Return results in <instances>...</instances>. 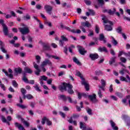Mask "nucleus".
Here are the masks:
<instances>
[{
    "label": "nucleus",
    "instance_id": "nucleus-6",
    "mask_svg": "<svg viewBox=\"0 0 130 130\" xmlns=\"http://www.w3.org/2000/svg\"><path fill=\"white\" fill-rule=\"evenodd\" d=\"M91 24H90V23H89V22H88L87 21H86V22H82L81 26H80V28L81 29L82 31L84 33H86V30L85 28H84V26H86L87 27H91Z\"/></svg>",
    "mask_w": 130,
    "mask_h": 130
},
{
    "label": "nucleus",
    "instance_id": "nucleus-29",
    "mask_svg": "<svg viewBox=\"0 0 130 130\" xmlns=\"http://www.w3.org/2000/svg\"><path fill=\"white\" fill-rule=\"evenodd\" d=\"M2 71L3 72H4V73H5L6 75H7V76H9V77H10V78H13V74H12V73H10V74H9L8 71H6V69H2Z\"/></svg>",
    "mask_w": 130,
    "mask_h": 130
},
{
    "label": "nucleus",
    "instance_id": "nucleus-3",
    "mask_svg": "<svg viewBox=\"0 0 130 130\" xmlns=\"http://www.w3.org/2000/svg\"><path fill=\"white\" fill-rule=\"evenodd\" d=\"M2 25L3 31L5 36H8L9 35V28L8 26L5 24L4 20H0V24Z\"/></svg>",
    "mask_w": 130,
    "mask_h": 130
},
{
    "label": "nucleus",
    "instance_id": "nucleus-40",
    "mask_svg": "<svg viewBox=\"0 0 130 130\" xmlns=\"http://www.w3.org/2000/svg\"><path fill=\"white\" fill-rule=\"evenodd\" d=\"M86 112H87V114L89 115H92V110L90 109L88 107L86 108Z\"/></svg>",
    "mask_w": 130,
    "mask_h": 130
},
{
    "label": "nucleus",
    "instance_id": "nucleus-45",
    "mask_svg": "<svg viewBox=\"0 0 130 130\" xmlns=\"http://www.w3.org/2000/svg\"><path fill=\"white\" fill-rule=\"evenodd\" d=\"M116 11V10L115 8H114L113 11H112V10H109L108 13L109 14V15H114V14H115Z\"/></svg>",
    "mask_w": 130,
    "mask_h": 130
},
{
    "label": "nucleus",
    "instance_id": "nucleus-56",
    "mask_svg": "<svg viewBox=\"0 0 130 130\" xmlns=\"http://www.w3.org/2000/svg\"><path fill=\"white\" fill-rule=\"evenodd\" d=\"M33 98L34 96L32 94H26V98L27 100H31Z\"/></svg>",
    "mask_w": 130,
    "mask_h": 130
},
{
    "label": "nucleus",
    "instance_id": "nucleus-1",
    "mask_svg": "<svg viewBox=\"0 0 130 130\" xmlns=\"http://www.w3.org/2000/svg\"><path fill=\"white\" fill-rule=\"evenodd\" d=\"M102 20L105 24H107V23L110 24V25H105V29L107 30V31H112V26L114 25L113 22L112 21H110V20H108L106 16L103 17L102 18Z\"/></svg>",
    "mask_w": 130,
    "mask_h": 130
},
{
    "label": "nucleus",
    "instance_id": "nucleus-49",
    "mask_svg": "<svg viewBox=\"0 0 130 130\" xmlns=\"http://www.w3.org/2000/svg\"><path fill=\"white\" fill-rule=\"evenodd\" d=\"M126 71L127 72V73H129V71H128L127 70H126V69H122L121 70H120L119 73L123 75V74H124Z\"/></svg>",
    "mask_w": 130,
    "mask_h": 130
},
{
    "label": "nucleus",
    "instance_id": "nucleus-9",
    "mask_svg": "<svg viewBox=\"0 0 130 130\" xmlns=\"http://www.w3.org/2000/svg\"><path fill=\"white\" fill-rule=\"evenodd\" d=\"M44 9L47 13H48L49 15H51V12L53 9V8L51 7V6L50 5H45L44 6Z\"/></svg>",
    "mask_w": 130,
    "mask_h": 130
},
{
    "label": "nucleus",
    "instance_id": "nucleus-44",
    "mask_svg": "<svg viewBox=\"0 0 130 130\" xmlns=\"http://www.w3.org/2000/svg\"><path fill=\"white\" fill-rule=\"evenodd\" d=\"M120 60L123 63H126L127 59L125 57H120Z\"/></svg>",
    "mask_w": 130,
    "mask_h": 130
},
{
    "label": "nucleus",
    "instance_id": "nucleus-50",
    "mask_svg": "<svg viewBox=\"0 0 130 130\" xmlns=\"http://www.w3.org/2000/svg\"><path fill=\"white\" fill-rule=\"evenodd\" d=\"M12 85L14 87H18V84L16 80H12Z\"/></svg>",
    "mask_w": 130,
    "mask_h": 130
},
{
    "label": "nucleus",
    "instance_id": "nucleus-20",
    "mask_svg": "<svg viewBox=\"0 0 130 130\" xmlns=\"http://www.w3.org/2000/svg\"><path fill=\"white\" fill-rule=\"evenodd\" d=\"M122 54H124L125 56L130 57V52H128V53H125V52H123V51H119L118 56L120 57V58Z\"/></svg>",
    "mask_w": 130,
    "mask_h": 130
},
{
    "label": "nucleus",
    "instance_id": "nucleus-16",
    "mask_svg": "<svg viewBox=\"0 0 130 130\" xmlns=\"http://www.w3.org/2000/svg\"><path fill=\"white\" fill-rule=\"evenodd\" d=\"M120 80L121 81H125V82H128L130 84V77L128 74L126 75V78L125 77H124L123 76H120Z\"/></svg>",
    "mask_w": 130,
    "mask_h": 130
},
{
    "label": "nucleus",
    "instance_id": "nucleus-5",
    "mask_svg": "<svg viewBox=\"0 0 130 130\" xmlns=\"http://www.w3.org/2000/svg\"><path fill=\"white\" fill-rule=\"evenodd\" d=\"M80 116L78 114H73V116L71 117L70 119L68 120L69 122L70 123H73L74 124V125H77V121H73V119H78L79 118Z\"/></svg>",
    "mask_w": 130,
    "mask_h": 130
},
{
    "label": "nucleus",
    "instance_id": "nucleus-64",
    "mask_svg": "<svg viewBox=\"0 0 130 130\" xmlns=\"http://www.w3.org/2000/svg\"><path fill=\"white\" fill-rule=\"evenodd\" d=\"M65 74L64 71H60V72H59L58 73V76H62V75H64Z\"/></svg>",
    "mask_w": 130,
    "mask_h": 130
},
{
    "label": "nucleus",
    "instance_id": "nucleus-19",
    "mask_svg": "<svg viewBox=\"0 0 130 130\" xmlns=\"http://www.w3.org/2000/svg\"><path fill=\"white\" fill-rule=\"evenodd\" d=\"M123 119H124V120H127L126 121L127 125H130V118L129 117H128V116H127V115H123Z\"/></svg>",
    "mask_w": 130,
    "mask_h": 130
},
{
    "label": "nucleus",
    "instance_id": "nucleus-32",
    "mask_svg": "<svg viewBox=\"0 0 130 130\" xmlns=\"http://www.w3.org/2000/svg\"><path fill=\"white\" fill-rule=\"evenodd\" d=\"M14 71L16 73L20 74L21 73H22V69L20 67H17L16 68H15Z\"/></svg>",
    "mask_w": 130,
    "mask_h": 130
},
{
    "label": "nucleus",
    "instance_id": "nucleus-59",
    "mask_svg": "<svg viewBox=\"0 0 130 130\" xmlns=\"http://www.w3.org/2000/svg\"><path fill=\"white\" fill-rule=\"evenodd\" d=\"M36 90H37V91H41V89H40L39 86H38V84H36L35 86H34Z\"/></svg>",
    "mask_w": 130,
    "mask_h": 130
},
{
    "label": "nucleus",
    "instance_id": "nucleus-11",
    "mask_svg": "<svg viewBox=\"0 0 130 130\" xmlns=\"http://www.w3.org/2000/svg\"><path fill=\"white\" fill-rule=\"evenodd\" d=\"M77 48L80 54L85 55V53H87V51H86L85 48H83L82 46H80V45H78Z\"/></svg>",
    "mask_w": 130,
    "mask_h": 130
},
{
    "label": "nucleus",
    "instance_id": "nucleus-8",
    "mask_svg": "<svg viewBox=\"0 0 130 130\" xmlns=\"http://www.w3.org/2000/svg\"><path fill=\"white\" fill-rule=\"evenodd\" d=\"M88 99L90 100V102L95 104L98 103V101L96 98V95L95 93H93L92 95H88Z\"/></svg>",
    "mask_w": 130,
    "mask_h": 130
},
{
    "label": "nucleus",
    "instance_id": "nucleus-23",
    "mask_svg": "<svg viewBox=\"0 0 130 130\" xmlns=\"http://www.w3.org/2000/svg\"><path fill=\"white\" fill-rule=\"evenodd\" d=\"M44 64H46V66L47 65H49V66H52L53 65L52 62L50 61V60H49V59H48V58L45 59Z\"/></svg>",
    "mask_w": 130,
    "mask_h": 130
},
{
    "label": "nucleus",
    "instance_id": "nucleus-41",
    "mask_svg": "<svg viewBox=\"0 0 130 130\" xmlns=\"http://www.w3.org/2000/svg\"><path fill=\"white\" fill-rule=\"evenodd\" d=\"M112 43L114 45V46H116L117 44H118V42L115 40L114 37H112Z\"/></svg>",
    "mask_w": 130,
    "mask_h": 130
},
{
    "label": "nucleus",
    "instance_id": "nucleus-58",
    "mask_svg": "<svg viewBox=\"0 0 130 130\" xmlns=\"http://www.w3.org/2000/svg\"><path fill=\"white\" fill-rule=\"evenodd\" d=\"M88 11H89L90 15H92V16H94V15H95V12H94V11H93V10H91V9H89V10H88Z\"/></svg>",
    "mask_w": 130,
    "mask_h": 130
},
{
    "label": "nucleus",
    "instance_id": "nucleus-43",
    "mask_svg": "<svg viewBox=\"0 0 130 130\" xmlns=\"http://www.w3.org/2000/svg\"><path fill=\"white\" fill-rule=\"evenodd\" d=\"M89 34L87 35L89 37H91L92 36H93L94 35V31L93 30H91L89 29L88 30Z\"/></svg>",
    "mask_w": 130,
    "mask_h": 130
},
{
    "label": "nucleus",
    "instance_id": "nucleus-7",
    "mask_svg": "<svg viewBox=\"0 0 130 130\" xmlns=\"http://www.w3.org/2000/svg\"><path fill=\"white\" fill-rule=\"evenodd\" d=\"M19 30H20V32L23 35H25L26 34H28L29 33V29L28 27H24L23 28H19Z\"/></svg>",
    "mask_w": 130,
    "mask_h": 130
},
{
    "label": "nucleus",
    "instance_id": "nucleus-36",
    "mask_svg": "<svg viewBox=\"0 0 130 130\" xmlns=\"http://www.w3.org/2000/svg\"><path fill=\"white\" fill-rule=\"evenodd\" d=\"M24 71L26 73H30V74H31L33 72L32 70L30 69V68H29V67H25Z\"/></svg>",
    "mask_w": 130,
    "mask_h": 130
},
{
    "label": "nucleus",
    "instance_id": "nucleus-61",
    "mask_svg": "<svg viewBox=\"0 0 130 130\" xmlns=\"http://www.w3.org/2000/svg\"><path fill=\"white\" fill-rule=\"evenodd\" d=\"M98 94H99V96L100 98H102L103 94L102 93V90H101L100 88L99 89Z\"/></svg>",
    "mask_w": 130,
    "mask_h": 130
},
{
    "label": "nucleus",
    "instance_id": "nucleus-55",
    "mask_svg": "<svg viewBox=\"0 0 130 130\" xmlns=\"http://www.w3.org/2000/svg\"><path fill=\"white\" fill-rule=\"evenodd\" d=\"M20 90H21V92L23 94V96H24V93H26L27 92L26 89H25V88H21Z\"/></svg>",
    "mask_w": 130,
    "mask_h": 130
},
{
    "label": "nucleus",
    "instance_id": "nucleus-17",
    "mask_svg": "<svg viewBox=\"0 0 130 130\" xmlns=\"http://www.w3.org/2000/svg\"><path fill=\"white\" fill-rule=\"evenodd\" d=\"M0 49H1L2 52H3L4 53H7V50H6L5 48V45L4 44L2 40H0Z\"/></svg>",
    "mask_w": 130,
    "mask_h": 130
},
{
    "label": "nucleus",
    "instance_id": "nucleus-15",
    "mask_svg": "<svg viewBox=\"0 0 130 130\" xmlns=\"http://www.w3.org/2000/svg\"><path fill=\"white\" fill-rule=\"evenodd\" d=\"M61 40H59V45H60V46L63 47L64 44V41L68 42L69 41V39H68V38H67V37H66V36H64V35H62V36H61Z\"/></svg>",
    "mask_w": 130,
    "mask_h": 130
},
{
    "label": "nucleus",
    "instance_id": "nucleus-47",
    "mask_svg": "<svg viewBox=\"0 0 130 130\" xmlns=\"http://www.w3.org/2000/svg\"><path fill=\"white\" fill-rule=\"evenodd\" d=\"M116 31L119 34L122 35V29L121 26L118 27V28L116 29Z\"/></svg>",
    "mask_w": 130,
    "mask_h": 130
},
{
    "label": "nucleus",
    "instance_id": "nucleus-18",
    "mask_svg": "<svg viewBox=\"0 0 130 130\" xmlns=\"http://www.w3.org/2000/svg\"><path fill=\"white\" fill-rule=\"evenodd\" d=\"M89 57L91 60H96L99 57V55L97 53H94V54H89Z\"/></svg>",
    "mask_w": 130,
    "mask_h": 130
},
{
    "label": "nucleus",
    "instance_id": "nucleus-38",
    "mask_svg": "<svg viewBox=\"0 0 130 130\" xmlns=\"http://www.w3.org/2000/svg\"><path fill=\"white\" fill-rule=\"evenodd\" d=\"M115 95H116V96H118V98H120V99L123 98L124 96L122 92H119L118 91H116Z\"/></svg>",
    "mask_w": 130,
    "mask_h": 130
},
{
    "label": "nucleus",
    "instance_id": "nucleus-52",
    "mask_svg": "<svg viewBox=\"0 0 130 130\" xmlns=\"http://www.w3.org/2000/svg\"><path fill=\"white\" fill-rule=\"evenodd\" d=\"M101 84H102L103 88H105L106 85V81L104 79H101Z\"/></svg>",
    "mask_w": 130,
    "mask_h": 130
},
{
    "label": "nucleus",
    "instance_id": "nucleus-21",
    "mask_svg": "<svg viewBox=\"0 0 130 130\" xmlns=\"http://www.w3.org/2000/svg\"><path fill=\"white\" fill-rule=\"evenodd\" d=\"M15 126L16 127H18L19 129L20 130H26L25 128L23 127V126H22L21 124H19V123H17V122H16L15 123Z\"/></svg>",
    "mask_w": 130,
    "mask_h": 130
},
{
    "label": "nucleus",
    "instance_id": "nucleus-22",
    "mask_svg": "<svg viewBox=\"0 0 130 130\" xmlns=\"http://www.w3.org/2000/svg\"><path fill=\"white\" fill-rule=\"evenodd\" d=\"M77 95L78 96V99L79 100H81V99H82V96H84V98H88V95H87V94H86V93H81V92H77Z\"/></svg>",
    "mask_w": 130,
    "mask_h": 130
},
{
    "label": "nucleus",
    "instance_id": "nucleus-26",
    "mask_svg": "<svg viewBox=\"0 0 130 130\" xmlns=\"http://www.w3.org/2000/svg\"><path fill=\"white\" fill-rule=\"evenodd\" d=\"M1 120L3 122H6L8 124V125H10V123L8 120H7L6 117L5 116H1Z\"/></svg>",
    "mask_w": 130,
    "mask_h": 130
},
{
    "label": "nucleus",
    "instance_id": "nucleus-46",
    "mask_svg": "<svg viewBox=\"0 0 130 130\" xmlns=\"http://www.w3.org/2000/svg\"><path fill=\"white\" fill-rule=\"evenodd\" d=\"M36 59H37V62L38 63H40L41 60V57L39 55H37L36 56Z\"/></svg>",
    "mask_w": 130,
    "mask_h": 130
},
{
    "label": "nucleus",
    "instance_id": "nucleus-2",
    "mask_svg": "<svg viewBox=\"0 0 130 130\" xmlns=\"http://www.w3.org/2000/svg\"><path fill=\"white\" fill-rule=\"evenodd\" d=\"M76 75H77V76H79V77H80L81 79V83L83 85H84L85 89H86L87 91L89 90V83H88V82L85 81V78H84L80 71H77Z\"/></svg>",
    "mask_w": 130,
    "mask_h": 130
},
{
    "label": "nucleus",
    "instance_id": "nucleus-35",
    "mask_svg": "<svg viewBox=\"0 0 130 130\" xmlns=\"http://www.w3.org/2000/svg\"><path fill=\"white\" fill-rule=\"evenodd\" d=\"M73 61L76 63L78 65H81V62H80L79 60L77 59V57H73Z\"/></svg>",
    "mask_w": 130,
    "mask_h": 130
},
{
    "label": "nucleus",
    "instance_id": "nucleus-51",
    "mask_svg": "<svg viewBox=\"0 0 130 130\" xmlns=\"http://www.w3.org/2000/svg\"><path fill=\"white\" fill-rule=\"evenodd\" d=\"M17 107H19V108H21V109H26L27 107L26 106H24V105H20V104H17Z\"/></svg>",
    "mask_w": 130,
    "mask_h": 130
},
{
    "label": "nucleus",
    "instance_id": "nucleus-31",
    "mask_svg": "<svg viewBox=\"0 0 130 130\" xmlns=\"http://www.w3.org/2000/svg\"><path fill=\"white\" fill-rule=\"evenodd\" d=\"M99 40H100V41H103L104 43H106V42H107L106 40H105V37L104 34L100 35Z\"/></svg>",
    "mask_w": 130,
    "mask_h": 130
},
{
    "label": "nucleus",
    "instance_id": "nucleus-10",
    "mask_svg": "<svg viewBox=\"0 0 130 130\" xmlns=\"http://www.w3.org/2000/svg\"><path fill=\"white\" fill-rule=\"evenodd\" d=\"M67 87L68 88L67 90V92L69 94H73L74 93V90H73V85L72 84H70V83H67Z\"/></svg>",
    "mask_w": 130,
    "mask_h": 130
},
{
    "label": "nucleus",
    "instance_id": "nucleus-33",
    "mask_svg": "<svg viewBox=\"0 0 130 130\" xmlns=\"http://www.w3.org/2000/svg\"><path fill=\"white\" fill-rule=\"evenodd\" d=\"M116 59V57H112L110 58V61H109L110 65H112V64H113V63H115Z\"/></svg>",
    "mask_w": 130,
    "mask_h": 130
},
{
    "label": "nucleus",
    "instance_id": "nucleus-54",
    "mask_svg": "<svg viewBox=\"0 0 130 130\" xmlns=\"http://www.w3.org/2000/svg\"><path fill=\"white\" fill-rule=\"evenodd\" d=\"M45 24L49 26V27H52V24L51 22H48V21H45Z\"/></svg>",
    "mask_w": 130,
    "mask_h": 130
},
{
    "label": "nucleus",
    "instance_id": "nucleus-53",
    "mask_svg": "<svg viewBox=\"0 0 130 130\" xmlns=\"http://www.w3.org/2000/svg\"><path fill=\"white\" fill-rule=\"evenodd\" d=\"M38 22H39V28H40V29H44V25L41 23L40 20H39Z\"/></svg>",
    "mask_w": 130,
    "mask_h": 130
},
{
    "label": "nucleus",
    "instance_id": "nucleus-62",
    "mask_svg": "<svg viewBox=\"0 0 130 130\" xmlns=\"http://www.w3.org/2000/svg\"><path fill=\"white\" fill-rule=\"evenodd\" d=\"M95 32H96L97 34H99V32H100V28H99V27L98 25L95 26Z\"/></svg>",
    "mask_w": 130,
    "mask_h": 130
},
{
    "label": "nucleus",
    "instance_id": "nucleus-4",
    "mask_svg": "<svg viewBox=\"0 0 130 130\" xmlns=\"http://www.w3.org/2000/svg\"><path fill=\"white\" fill-rule=\"evenodd\" d=\"M60 26L61 29H66L68 31L72 32V33H77V34H80L81 33V31L80 29H77L76 31L74 29H72L70 28V27H67V26H64L62 23H60Z\"/></svg>",
    "mask_w": 130,
    "mask_h": 130
},
{
    "label": "nucleus",
    "instance_id": "nucleus-25",
    "mask_svg": "<svg viewBox=\"0 0 130 130\" xmlns=\"http://www.w3.org/2000/svg\"><path fill=\"white\" fill-rule=\"evenodd\" d=\"M110 123H111V126H112L113 129H114V130H118V129L119 127H117V126H116L115 123H114V122H113V121H112V120H111Z\"/></svg>",
    "mask_w": 130,
    "mask_h": 130
},
{
    "label": "nucleus",
    "instance_id": "nucleus-30",
    "mask_svg": "<svg viewBox=\"0 0 130 130\" xmlns=\"http://www.w3.org/2000/svg\"><path fill=\"white\" fill-rule=\"evenodd\" d=\"M22 80H23V81L24 82H26V83H29V80H28V78H27V77H26V72H25L23 73Z\"/></svg>",
    "mask_w": 130,
    "mask_h": 130
},
{
    "label": "nucleus",
    "instance_id": "nucleus-24",
    "mask_svg": "<svg viewBox=\"0 0 130 130\" xmlns=\"http://www.w3.org/2000/svg\"><path fill=\"white\" fill-rule=\"evenodd\" d=\"M46 55L48 57V58H51V57H52V58L57 59V60H59L60 59V57L54 55H50V54H49V53H46Z\"/></svg>",
    "mask_w": 130,
    "mask_h": 130
},
{
    "label": "nucleus",
    "instance_id": "nucleus-63",
    "mask_svg": "<svg viewBox=\"0 0 130 130\" xmlns=\"http://www.w3.org/2000/svg\"><path fill=\"white\" fill-rule=\"evenodd\" d=\"M24 20H29L30 19V16H29V15H26L24 17Z\"/></svg>",
    "mask_w": 130,
    "mask_h": 130
},
{
    "label": "nucleus",
    "instance_id": "nucleus-28",
    "mask_svg": "<svg viewBox=\"0 0 130 130\" xmlns=\"http://www.w3.org/2000/svg\"><path fill=\"white\" fill-rule=\"evenodd\" d=\"M98 50L100 52H103V51L106 52V53H108V50H107L106 47H99Z\"/></svg>",
    "mask_w": 130,
    "mask_h": 130
},
{
    "label": "nucleus",
    "instance_id": "nucleus-13",
    "mask_svg": "<svg viewBox=\"0 0 130 130\" xmlns=\"http://www.w3.org/2000/svg\"><path fill=\"white\" fill-rule=\"evenodd\" d=\"M67 83H66L65 82H63L62 84L59 85V89L60 90V91H61V92H63V90H65L66 91H67Z\"/></svg>",
    "mask_w": 130,
    "mask_h": 130
},
{
    "label": "nucleus",
    "instance_id": "nucleus-12",
    "mask_svg": "<svg viewBox=\"0 0 130 130\" xmlns=\"http://www.w3.org/2000/svg\"><path fill=\"white\" fill-rule=\"evenodd\" d=\"M33 64L35 68L37 70V71H35V74H36V75H40L41 70L40 69L38 64H37L36 62H34Z\"/></svg>",
    "mask_w": 130,
    "mask_h": 130
},
{
    "label": "nucleus",
    "instance_id": "nucleus-14",
    "mask_svg": "<svg viewBox=\"0 0 130 130\" xmlns=\"http://www.w3.org/2000/svg\"><path fill=\"white\" fill-rule=\"evenodd\" d=\"M47 122V124H48V125H52V122H51V121H50V120H49V119H47V118L46 117H44L42 120V124H45V122Z\"/></svg>",
    "mask_w": 130,
    "mask_h": 130
},
{
    "label": "nucleus",
    "instance_id": "nucleus-48",
    "mask_svg": "<svg viewBox=\"0 0 130 130\" xmlns=\"http://www.w3.org/2000/svg\"><path fill=\"white\" fill-rule=\"evenodd\" d=\"M73 48H75V46L74 45H71L69 47V52H70L71 53H73Z\"/></svg>",
    "mask_w": 130,
    "mask_h": 130
},
{
    "label": "nucleus",
    "instance_id": "nucleus-27",
    "mask_svg": "<svg viewBox=\"0 0 130 130\" xmlns=\"http://www.w3.org/2000/svg\"><path fill=\"white\" fill-rule=\"evenodd\" d=\"M80 128H82V130H92L91 127H88L86 129V127H84L83 123L82 122H80Z\"/></svg>",
    "mask_w": 130,
    "mask_h": 130
},
{
    "label": "nucleus",
    "instance_id": "nucleus-60",
    "mask_svg": "<svg viewBox=\"0 0 130 130\" xmlns=\"http://www.w3.org/2000/svg\"><path fill=\"white\" fill-rule=\"evenodd\" d=\"M84 2L88 6H89L91 4V1H89V0H84Z\"/></svg>",
    "mask_w": 130,
    "mask_h": 130
},
{
    "label": "nucleus",
    "instance_id": "nucleus-57",
    "mask_svg": "<svg viewBox=\"0 0 130 130\" xmlns=\"http://www.w3.org/2000/svg\"><path fill=\"white\" fill-rule=\"evenodd\" d=\"M0 86L3 89V90H6L5 85L3 83H2V81H1Z\"/></svg>",
    "mask_w": 130,
    "mask_h": 130
},
{
    "label": "nucleus",
    "instance_id": "nucleus-37",
    "mask_svg": "<svg viewBox=\"0 0 130 130\" xmlns=\"http://www.w3.org/2000/svg\"><path fill=\"white\" fill-rule=\"evenodd\" d=\"M45 60L43 61L42 64H41V67L42 68L43 72H46V69L45 67V66H46V64H45Z\"/></svg>",
    "mask_w": 130,
    "mask_h": 130
},
{
    "label": "nucleus",
    "instance_id": "nucleus-42",
    "mask_svg": "<svg viewBox=\"0 0 130 130\" xmlns=\"http://www.w3.org/2000/svg\"><path fill=\"white\" fill-rule=\"evenodd\" d=\"M22 120V122H23V123L24 124V125H25V126H29L30 124L29 123H28V122H27V121H25V120H24V119H21Z\"/></svg>",
    "mask_w": 130,
    "mask_h": 130
},
{
    "label": "nucleus",
    "instance_id": "nucleus-34",
    "mask_svg": "<svg viewBox=\"0 0 130 130\" xmlns=\"http://www.w3.org/2000/svg\"><path fill=\"white\" fill-rule=\"evenodd\" d=\"M59 100H62L63 101V102H67V98L66 95H64L63 94H60L59 96Z\"/></svg>",
    "mask_w": 130,
    "mask_h": 130
},
{
    "label": "nucleus",
    "instance_id": "nucleus-39",
    "mask_svg": "<svg viewBox=\"0 0 130 130\" xmlns=\"http://www.w3.org/2000/svg\"><path fill=\"white\" fill-rule=\"evenodd\" d=\"M43 50H50V46L48 44H44L43 45Z\"/></svg>",
    "mask_w": 130,
    "mask_h": 130
}]
</instances>
